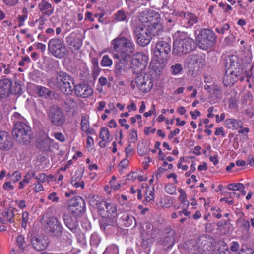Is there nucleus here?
<instances>
[{
	"instance_id": "nucleus-44",
	"label": "nucleus",
	"mask_w": 254,
	"mask_h": 254,
	"mask_svg": "<svg viewBox=\"0 0 254 254\" xmlns=\"http://www.w3.org/2000/svg\"><path fill=\"white\" fill-rule=\"evenodd\" d=\"M243 189H244V186L242 183H231L228 186L229 190H241Z\"/></svg>"
},
{
	"instance_id": "nucleus-6",
	"label": "nucleus",
	"mask_w": 254,
	"mask_h": 254,
	"mask_svg": "<svg viewBox=\"0 0 254 254\" xmlns=\"http://www.w3.org/2000/svg\"><path fill=\"white\" fill-rule=\"evenodd\" d=\"M48 50L55 57L62 59L68 54V50L63 39L53 38L48 42Z\"/></svg>"
},
{
	"instance_id": "nucleus-9",
	"label": "nucleus",
	"mask_w": 254,
	"mask_h": 254,
	"mask_svg": "<svg viewBox=\"0 0 254 254\" xmlns=\"http://www.w3.org/2000/svg\"><path fill=\"white\" fill-rule=\"evenodd\" d=\"M68 204V211L74 217L80 216L84 211L85 203L84 199L79 196L70 199Z\"/></svg>"
},
{
	"instance_id": "nucleus-12",
	"label": "nucleus",
	"mask_w": 254,
	"mask_h": 254,
	"mask_svg": "<svg viewBox=\"0 0 254 254\" xmlns=\"http://www.w3.org/2000/svg\"><path fill=\"white\" fill-rule=\"evenodd\" d=\"M166 41H160V68H164L171 52V40L167 38Z\"/></svg>"
},
{
	"instance_id": "nucleus-23",
	"label": "nucleus",
	"mask_w": 254,
	"mask_h": 254,
	"mask_svg": "<svg viewBox=\"0 0 254 254\" xmlns=\"http://www.w3.org/2000/svg\"><path fill=\"white\" fill-rule=\"evenodd\" d=\"M195 247H197L199 253H205L209 250V242L206 237L200 236L197 241Z\"/></svg>"
},
{
	"instance_id": "nucleus-37",
	"label": "nucleus",
	"mask_w": 254,
	"mask_h": 254,
	"mask_svg": "<svg viewBox=\"0 0 254 254\" xmlns=\"http://www.w3.org/2000/svg\"><path fill=\"white\" fill-rule=\"evenodd\" d=\"M100 137L101 139L107 140V142L111 140L109 130L106 127H102L100 130Z\"/></svg>"
},
{
	"instance_id": "nucleus-34",
	"label": "nucleus",
	"mask_w": 254,
	"mask_h": 254,
	"mask_svg": "<svg viewBox=\"0 0 254 254\" xmlns=\"http://www.w3.org/2000/svg\"><path fill=\"white\" fill-rule=\"evenodd\" d=\"M157 13V12H155L152 10L148 12H145L144 11L141 12L139 14V20L142 23H147L149 22V19L148 18L149 15H150L149 16H150V17L151 16V18H153L155 14Z\"/></svg>"
},
{
	"instance_id": "nucleus-55",
	"label": "nucleus",
	"mask_w": 254,
	"mask_h": 254,
	"mask_svg": "<svg viewBox=\"0 0 254 254\" xmlns=\"http://www.w3.org/2000/svg\"><path fill=\"white\" fill-rule=\"evenodd\" d=\"M65 104L69 106V109H74L76 107V102L71 98H68Z\"/></svg>"
},
{
	"instance_id": "nucleus-14",
	"label": "nucleus",
	"mask_w": 254,
	"mask_h": 254,
	"mask_svg": "<svg viewBox=\"0 0 254 254\" xmlns=\"http://www.w3.org/2000/svg\"><path fill=\"white\" fill-rule=\"evenodd\" d=\"M175 231L170 227L167 228L162 236L160 245L162 246V249H167L171 248L174 244Z\"/></svg>"
},
{
	"instance_id": "nucleus-18",
	"label": "nucleus",
	"mask_w": 254,
	"mask_h": 254,
	"mask_svg": "<svg viewBox=\"0 0 254 254\" xmlns=\"http://www.w3.org/2000/svg\"><path fill=\"white\" fill-rule=\"evenodd\" d=\"M148 18L149 19V22L147 23V28L145 29L152 38V36L157 35L159 32V14L158 13L155 14L153 18L149 15Z\"/></svg>"
},
{
	"instance_id": "nucleus-61",
	"label": "nucleus",
	"mask_w": 254,
	"mask_h": 254,
	"mask_svg": "<svg viewBox=\"0 0 254 254\" xmlns=\"http://www.w3.org/2000/svg\"><path fill=\"white\" fill-rule=\"evenodd\" d=\"M239 248V244L237 242L233 241L231 243L230 250L232 252H236Z\"/></svg>"
},
{
	"instance_id": "nucleus-13",
	"label": "nucleus",
	"mask_w": 254,
	"mask_h": 254,
	"mask_svg": "<svg viewBox=\"0 0 254 254\" xmlns=\"http://www.w3.org/2000/svg\"><path fill=\"white\" fill-rule=\"evenodd\" d=\"M114 57L115 58L119 59V61L116 62L114 72L116 77L120 78L126 72V67L130 58L125 55L120 56L114 55Z\"/></svg>"
},
{
	"instance_id": "nucleus-59",
	"label": "nucleus",
	"mask_w": 254,
	"mask_h": 254,
	"mask_svg": "<svg viewBox=\"0 0 254 254\" xmlns=\"http://www.w3.org/2000/svg\"><path fill=\"white\" fill-rule=\"evenodd\" d=\"M76 175L72 176L71 180V183H73L75 182H78L81 178V172L77 171L75 172Z\"/></svg>"
},
{
	"instance_id": "nucleus-8",
	"label": "nucleus",
	"mask_w": 254,
	"mask_h": 254,
	"mask_svg": "<svg viewBox=\"0 0 254 254\" xmlns=\"http://www.w3.org/2000/svg\"><path fill=\"white\" fill-rule=\"evenodd\" d=\"M47 115L51 123L56 126H61L65 122L64 113L58 106H51L47 112Z\"/></svg>"
},
{
	"instance_id": "nucleus-36",
	"label": "nucleus",
	"mask_w": 254,
	"mask_h": 254,
	"mask_svg": "<svg viewBox=\"0 0 254 254\" xmlns=\"http://www.w3.org/2000/svg\"><path fill=\"white\" fill-rule=\"evenodd\" d=\"M148 150L149 149L147 143L144 142L138 143L137 145V151L140 155H144L147 153Z\"/></svg>"
},
{
	"instance_id": "nucleus-46",
	"label": "nucleus",
	"mask_w": 254,
	"mask_h": 254,
	"mask_svg": "<svg viewBox=\"0 0 254 254\" xmlns=\"http://www.w3.org/2000/svg\"><path fill=\"white\" fill-rule=\"evenodd\" d=\"M92 64V70L94 74H98L100 69L98 65V61L97 58H93L91 61Z\"/></svg>"
},
{
	"instance_id": "nucleus-33",
	"label": "nucleus",
	"mask_w": 254,
	"mask_h": 254,
	"mask_svg": "<svg viewBox=\"0 0 254 254\" xmlns=\"http://www.w3.org/2000/svg\"><path fill=\"white\" fill-rule=\"evenodd\" d=\"M115 19L117 22H125L127 23L128 21V17L124 10L121 9L118 10L114 14Z\"/></svg>"
},
{
	"instance_id": "nucleus-15",
	"label": "nucleus",
	"mask_w": 254,
	"mask_h": 254,
	"mask_svg": "<svg viewBox=\"0 0 254 254\" xmlns=\"http://www.w3.org/2000/svg\"><path fill=\"white\" fill-rule=\"evenodd\" d=\"M14 142L10 135L5 131H0V149L8 151L12 149Z\"/></svg>"
},
{
	"instance_id": "nucleus-4",
	"label": "nucleus",
	"mask_w": 254,
	"mask_h": 254,
	"mask_svg": "<svg viewBox=\"0 0 254 254\" xmlns=\"http://www.w3.org/2000/svg\"><path fill=\"white\" fill-rule=\"evenodd\" d=\"M198 47L203 50L207 51L213 48L217 42V35L210 29H201L195 36Z\"/></svg>"
},
{
	"instance_id": "nucleus-20",
	"label": "nucleus",
	"mask_w": 254,
	"mask_h": 254,
	"mask_svg": "<svg viewBox=\"0 0 254 254\" xmlns=\"http://www.w3.org/2000/svg\"><path fill=\"white\" fill-rule=\"evenodd\" d=\"M73 89H75V93L77 96L83 98L90 96L93 93V89L87 84L74 85Z\"/></svg>"
},
{
	"instance_id": "nucleus-1",
	"label": "nucleus",
	"mask_w": 254,
	"mask_h": 254,
	"mask_svg": "<svg viewBox=\"0 0 254 254\" xmlns=\"http://www.w3.org/2000/svg\"><path fill=\"white\" fill-rule=\"evenodd\" d=\"M158 43L153 49L154 56L152 58L149 66V74H146L143 71L136 72L135 82L137 87L143 92L149 91L153 87L158 84L159 80V48L157 47Z\"/></svg>"
},
{
	"instance_id": "nucleus-52",
	"label": "nucleus",
	"mask_w": 254,
	"mask_h": 254,
	"mask_svg": "<svg viewBox=\"0 0 254 254\" xmlns=\"http://www.w3.org/2000/svg\"><path fill=\"white\" fill-rule=\"evenodd\" d=\"M235 36L233 35H230L226 37L224 40V44L225 46L232 45L235 41Z\"/></svg>"
},
{
	"instance_id": "nucleus-40",
	"label": "nucleus",
	"mask_w": 254,
	"mask_h": 254,
	"mask_svg": "<svg viewBox=\"0 0 254 254\" xmlns=\"http://www.w3.org/2000/svg\"><path fill=\"white\" fill-rule=\"evenodd\" d=\"M119 250L115 245H111L108 246L103 254H118Z\"/></svg>"
},
{
	"instance_id": "nucleus-17",
	"label": "nucleus",
	"mask_w": 254,
	"mask_h": 254,
	"mask_svg": "<svg viewBox=\"0 0 254 254\" xmlns=\"http://www.w3.org/2000/svg\"><path fill=\"white\" fill-rule=\"evenodd\" d=\"M240 76V72L238 70H234L233 69H227L223 78V82L225 86H230L233 85L238 79Z\"/></svg>"
},
{
	"instance_id": "nucleus-56",
	"label": "nucleus",
	"mask_w": 254,
	"mask_h": 254,
	"mask_svg": "<svg viewBox=\"0 0 254 254\" xmlns=\"http://www.w3.org/2000/svg\"><path fill=\"white\" fill-rule=\"evenodd\" d=\"M47 176L45 173H40L35 177L38 182H45L46 181Z\"/></svg>"
},
{
	"instance_id": "nucleus-43",
	"label": "nucleus",
	"mask_w": 254,
	"mask_h": 254,
	"mask_svg": "<svg viewBox=\"0 0 254 254\" xmlns=\"http://www.w3.org/2000/svg\"><path fill=\"white\" fill-rule=\"evenodd\" d=\"M16 242L18 248L22 250H24L26 246L24 237L21 235L18 236L16 238Z\"/></svg>"
},
{
	"instance_id": "nucleus-3",
	"label": "nucleus",
	"mask_w": 254,
	"mask_h": 254,
	"mask_svg": "<svg viewBox=\"0 0 254 254\" xmlns=\"http://www.w3.org/2000/svg\"><path fill=\"white\" fill-rule=\"evenodd\" d=\"M49 84L53 88H59L65 94L71 95L73 90V80L70 75L64 72L58 73L56 77L52 78Z\"/></svg>"
},
{
	"instance_id": "nucleus-29",
	"label": "nucleus",
	"mask_w": 254,
	"mask_h": 254,
	"mask_svg": "<svg viewBox=\"0 0 254 254\" xmlns=\"http://www.w3.org/2000/svg\"><path fill=\"white\" fill-rule=\"evenodd\" d=\"M12 82L8 78L1 79L0 80V88L1 94L5 93V91L7 90L8 94L10 93Z\"/></svg>"
},
{
	"instance_id": "nucleus-2",
	"label": "nucleus",
	"mask_w": 254,
	"mask_h": 254,
	"mask_svg": "<svg viewBox=\"0 0 254 254\" xmlns=\"http://www.w3.org/2000/svg\"><path fill=\"white\" fill-rule=\"evenodd\" d=\"M111 45L115 51L118 52L115 55L120 56L125 55L130 58L135 50V46L132 40L121 35L112 40Z\"/></svg>"
},
{
	"instance_id": "nucleus-25",
	"label": "nucleus",
	"mask_w": 254,
	"mask_h": 254,
	"mask_svg": "<svg viewBox=\"0 0 254 254\" xmlns=\"http://www.w3.org/2000/svg\"><path fill=\"white\" fill-rule=\"evenodd\" d=\"M63 219L66 226L73 233H75L79 230V226L76 219H72L65 215L63 217Z\"/></svg>"
},
{
	"instance_id": "nucleus-60",
	"label": "nucleus",
	"mask_w": 254,
	"mask_h": 254,
	"mask_svg": "<svg viewBox=\"0 0 254 254\" xmlns=\"http://www.w3.org/2000/svg\"><path fill=\"white\" fill-rule=\"evenodd\" d=\"M216 130L214 132V134L216 136H218L219 135H221L222 137H225V133L223 131V127H216L215 128Z\"/></svg>"
},
{
	"instance_id": "nucleus-58",
	"label": "nucleus",
	"mask_w": 254,
	"mask_h": 254,
	"mask_svg": "<svg viewBox=\"0 0 254 254\" xmlns=\"http://www.w3.org/2000/svg\"><path fill=\"white\" fill-rule=\"evenodd\" d=\"M28 219V213L27 212H24L22 214V226L25 227L26 226L27 222Z\"/></svg>"
},
{
	"instance_id": "nucleus-63",
	"label": "nucleus",
	"mask_w": 254,
	"mask_h": 254,
	"mask_svg": "<svg viewBox=\"0 0 254 254\" xmlns=\"http://www.w3.org/2000/svg\"><path fill=\"white\" fill-rule=\"evenodd\" d=\"M48 198L52 200L53 202H57L59 200V197L57 196L56 192L50 193L48 196Z\"/></svg>"
},
{
	"instance_id": "nucleus-21",
	"label": "nucleus",
	"mask_w": 254,
	"mask_h": 254,
	"mask_svg": "<svg viewBox=\"0 0 254 254\" xmlns=\"http://www.w3.org/2000/svg\"><path fill=\"white\" fill-rule=\"evenodd\" d=\"M38 8L42 13L40 18H42L45 16H50L54 13V8L52 6V4L45 0H43V1L39 3Z\"/></svg>"
},
{
	"instance_id": "nucleus-7",
	"label": "nucleus",
	"mask_w": 254,
	"mask_h": 254,
	"mask_svg": "<svg viewBox=\"0 0 254 254\" xmlns=\"http://www.w3.org/2000/svg\"><path fill=\"white\" fill-rule=\"evenodd\" d=\"M133 31L137 44L142 47L147 46L150 42L152 37L148 31L141 24L133 26Z\"/></svg>"
},
{
	"instance_id": "nucleus-64",
	"label": "nucleus",
	"mask_w": 254,
	"mask_h": 254,
	"mask_svg": "<svg viewBox=\"0 0 254 254\" xmlns=\"http://www.w3.org/2000/svg\"><path fill=\"white\" fill-rule=\"evenodd\" d=\"M236 254H254V251L251 249H247L246 250L242 249Z\"/></svg>"
},
{
	"instance_id": "nucleus-48",
	"label": "nucleus",
	"mask_w": 254,
	"mask_h": 254,
	"mask_svg": "<svg viewBox=\"0 0 254 254\" xmlns=\"http://www.w3.org/2000/svg\"><path fill=\"white\" fill-rule=\"evenodd\" d=\"M230 27L229 24L225 23L220 27H216L215 28V31L219 34H224L225 33L226 31H228L230 29Z\"/></svg>"
},
{
	"instance_id": "nucleus-42",
	"label": "nucleus",
	"mask_w": 254,
	"mask_h": 254,
	"mask_svg": "<svg viewBox=\"0 0 254 254\" xmlns=\"http://www.w3.org/2000/svg\"><path fill=\"white\" fill-rule=\"evenodd\" d=\"M100 64L103 67H110L112 64V60L108 55H104L102 57Z\"/></svg>"
},
{
	"instance_id": "nucleus-11",
	"label": "nucleus",
	"mask_w": 254,
	"mask_h": 254,
	"mask_svg": "<svg viewBox=\"0 0 254 254\" xmlns=\"http://www.w3.org/2000/svg\"><path fill=\"white\" fill-rule=\"evenodd\" d=\"M183 35L181 36L182 37L178 41L179 46L177 50L179 53L186 54L193 50L196 46L194 40L192 38L186 34L183 33Z\"/></svg>"
},
{
	"instance_id": "nucleus-57",
	"label": "nucleus",
	"mask_w": 254,
	"mask_h": 254,
	"mask_svg": "<svg viewBox=\"0 0 254 254\" xmlns=\"http://www.w3.org/2000/svg\"><path fill=\"white\" fill-rule=\"evenodd\" d=\"M137 139V131L135 129H131L130 133V140L131 142H134Z\"/></svg>"
},
{
	"instance_id": "nucleus-62",
	"label": "nucleus",
	"mask_w": 254,
	"mask_h": 254,
	"mask_svg": "<svg viewBox=\"0 0 254 254\" xmlns=\"http://www.w3.org/2000/svg\"><path fill=\"white\" fill-rule=\"evenodd\" d=\"M178 191L180 193V196H179V199L180 201H184L187 198V194L183 189H180Z\"/></svg>"
},
{
	"instance_id": "nucleus-31",
	"label": "nucleus",
	"mask_w": 254,
	"mask_h": 254,
	"mask_svg": "<svg viewBox=\"0 0 254 254\" xmlns=\"http://www.w3.org/2000/svg\"><path fill=\"white\" fill-rule=\"evenodd\" d=\"M187 62L190 66H196L202 63L203 59L198 55H190L187 59Z\"/></svg>"
},
{
	"instance_id": "nucleus-39",
	"label": "nucleus",
	"mask_w": 254,
	"mask_h": 254,
	"mask_svg": "<svg viewBox=\"0 0 254 254\" xmlns=\"http://www.w3.org/2000/svg\"><path fill=\"white\" fill-rule=\"evenodd\" d=\"M100 241L101 239L97 233H93L91 235L90 243L91 246L97 247L99 245Z\"/></svg>"
},
{
	"instance_id": "nucleus-41",
	"label": "nucleus",
	"mask_w": 254,
	"mask_h": 254,
	"mask_svg": "<svg viewBox=\"0 0 254 254\" xmlns=\"http://www.w3.org/2000/svg\"><path fill=\"white\" fill-rule=\"evenodd\" d=\"M154 201V193L151 190H147L145 193V199L143 200V202L144 204L147 203H152Z\"/></svg>"
},
{
	"instance_id": "nucleus-19",
	"label": "nucleus",
	"mask_w": 254,
	"mask_h": 254,
	"mask_svg": "<svg viewBox=\"0 0 254 254\" xmlns=\"http://www.w3.org/2000/svg\"><path fill=\"white\" fill-rule=\"evenodd\" d=\"M31 244L35 250L37 251H40L44 250L47 248L49 242L44 236L36 235L32 238Z\"/></svg>"
},
{
	"instance_id": "nucleus-24",
	"label": "nucleus",
	"mask_w": 254,
	"mask_h": 254,
	"mask_svg": "<svg viewBox=\"0 0 254 254\" xmlns=\"http://www.w3.org/2000/svg\"><path fill=\"white\" fill-rule=\"evenodd\" d=\"M66 42L70 47L74 50H78L82 45V40L80 38L72 34L66 37Z\"/></svg>"
},
{
	"instance_id": "nucleus-28",
	"label": "nucleus",
	"mask_w": 254,
	"mask_h": 254,
	"mask_svg": "<svg viewBox=\"0 0 254 254\" xmlns=\"http://www.w3.org/2000/svg\"><path fill=\"white\" fill-rule=\"evenodd\" d=\"M2 215L1 223L5 224L7 222L13 223L14 222V214L12 209H5L2 212Z\"/></svg>"
},
{
	"instance_id": "nucleus-45",
	"label": "nucleus",
	"mask_w": 254,
	"mask_h": 254,
	"mask_svg": "<svg viewBox=\"0 0 254 254\" xmlns=\"http://www.w3.org/2000/svg\"><path fill=\"white\" fill-rule=\"evenodd\" d=\"M50 138H46L41 143L40 149L43 151L47 150L50 148Z\"/></svg>"
},
{
	"instance_id": "nucleus-54",
	"label": "nucleus",
	"mask_w": 254,
	"mask_h": 254,
	"mask_svg": "<svg viewBox=\"0 0 254 254\" xmlns=\"http://www.w3.org/2000/svg\"><path fill=\"white\" fill-rule=\"evenodd\" d=\"M241 225L247 231L250 230V225L249 220L242 219L241 220Z\"/></svg>"
},
{
	"instance_id": "nucleus-22",
	"label": "nucleus",
	"mask_w": 254,
	"mask_h": 254,
	"mask_svg": "<svg viewBox=\"0 0 254 254\" xmlns=\"http://www.w3.org/2000/svg\"><path fill=\"white\" fill-rule=\"evenodd\" d=\"M119 223L121 225H124L126 227L135 226L136 225V221L135 218L131 215L125 213L122 214L121 217L119 219Z\"/></svg>"
},
{
	"instance_id": "nucleus-5",
	"label": "nucleus",
	"mask_w": 254,
	"mask_h": 254,
	"mask_svg": "<svg viewBox=\"0 0 254 254\" xmlns=\"http://www.w3.org/2000/svg\"><path fill=\"white\" fill-rule=\"evenodd\" d=\"M13 136L19 143H27L30 142L31 137L30 127L25 122L14 123L12 130Z\"/></svg>"
},
{
	"instance_id": "nucleus-47",
	"label": "nucleus",
	"mask_w": 254,
	"mask_h": 254,
	"mask_svg": "<svg viewBox=\"0 0 254 254\" xmlns=\"http://www.w3.org/2000/svg\"><path fill=\"white\" fill-rule=\"evenodd\" d=\"M81 130L84 132H85V131H87L88 130V128L89 127V123L88 120L86 118L85 116H83L81 118Z\"/></svg>"
},
{
	"instance_id": "nucleus-30",
	"label": "nucleus",
	"mask_w": 254,
	"mask_h": 254,
	"mask_svg": "<svg viewBox=\"0 0 254 254\" xmlns=\"http://www.w3.org/2000/svg\"><path fill=\"white\" fill-rule=\"evenodd\" d=\"M101 228L103 229L107 234H111L115 233L117 230L115 223L111 221H107L105 222L102 223L101 225Z\"/></svg>"
},
{
	"instance_id": "nucleus-16",
	"label": "nucleus",
	"mask_w": 254,
	"mask_h": 254,
	"mask_svg": "<svg viewBox=\"0 0 254 254\" xmlns=\"http://www.w3.org/2000/svg\"><path fill=\"white\" fill-rule=\"evenodd\" d=\"M147 56L142 53H138L135 55V57L132 60L131 63L132 66L134 67V69L137 68L135 72L143 71L146 68L147 65Z\"/></svg>"
},
{
	"instance_id": "nucleus-35",
	"label": "nucleus",
	"mask_w": 254,
	"mask_h": 254,
	"mask_svg": "<svg viewBox=\"0 0 254 254\" xmlns=\"http://www.w3.org/2000/svg\"><path fill=\"white\" fill-rule=\"evenodd\" d=\"M36 91L38 95L45 98L50 97L51 92L47 88L40 86L36 87Z\"/></svg>"
},
{
	"instance_id": "nucleus-38",
	"label": "nucleus",
	"mask_w": 254,
	"mask_h": 254,
	"mask_svg": "<svg viewBox=\"0 0 254 254\" xmlns=\"http://www.w3.org/2000/svg\"><path fill=\"white\" fill-rule=\"evenodd\" d=\"M10 93L19 95L22 94V87L18 82H15L13 86H11L9 94Z\"/></svg>"
},
{
	"instance_id": "nucleus-10",
	"label": "nucleus",
	"mask_w": 254,
	"mask_h": 254,
	"mask_svg": "<svg viewBox=\"0 0 254 254\" xmlns=\"http://www.w3.org/2000/svg\"><path fill=\"white\" fill-rule=\"evenodd\" d=\"M44 225L45 229L51 235L59 236L61 235L63 227L56 217L54 216L48 217Z\"/></svg>"
},
{
	"instance_id": "nucleus-27",
	"label": "nucleus",
	"mask_w": 254,
	"mask_h": 254,
	"mask_svg": "<svg viewBox=\"0 0 254 254\" xmlns=\"http://www.w3.org/2000/svg\"><path fill=\"white\" fill-rule=\"evenodd\" d=\"M184 20L186 23L187 27H191L198 22L197 16L190 12L183 13Z\"/></svg>"
},
{
	"instance_id": "nucleus-50",
	"label": "nucleus",
	"mask_w": 254,
	"mask_h": 254,
	"mask_svg": "<svg viewBox=\"0 0 254 254\" xmlns=\"http://www.w3.org/2000/svg\"><path fill=\"white\" fill-rule=\"evenodd\" d=\"M12 119L14 122V123H17L18 122L20 123L25 122V119L17 112L14 113L12 117Z\"/></svg>"
},
{
	"instance_id": "nucleus-51",
	"label": "nucleus",
	"mask_w": 254,
	"mask_h": 254,
	"mask_svg": "<svg viewBox=\"0 0 254 254\" xmlns=\"http://www.w3.org/2000/svg\"><path fill=\"white\" fill-rule=\"evenodd\" d=\"M108 203L105 201L101 200L96 203V206L100 212H105L106 207Z\"/></svg>"
},
{
	"instance_id": "nucleus-32",
	"label": "nucleus",
	"mask_w": 254,
	"mask_h": 254,
	"mask_svg": "<svg viewBox=\"0 0 254 254\" xmlns=\"http://www.w3.org/2000/svg\"><path fill=\"white\" fill-rule=\"evenodd\" d=\"M239 63L238 62L236 56L232 55L229 57L226 64V67H228L227 69H233L234 70L239 71Z\"/></svg>"
},
{
	"instance_id": "nucleus-26",
	"label": "nucleus",
	"mask_w": 254,
	"mask_h": 254,
	"mask_svg": "<svg viewBox=\"0 0 254 254\" xmlns=\"http://www.w3.org/2000/svg\"><path fill=\"white\" fill-rule=\"evenodd\" d=\"M225 124L228 128L236 130L243 127V122L240 120L228 119L225 121Z\"/></svg>"
},
{
	"instance_id": "nucleus-49",
	"label": "nucleus",
	"mask_w": 254,
	"mask_h": 254,
	"mask_svg": "<svg viewBox=\"0 0 254 254\" xmlns=\"http://www.w3.org/2000/svg\"><path fill=\"white\" fill-rule=\"evenodd\" d=\"M182 66L180 64H177L171 66V72L172 74L176 75L180 73L182 70Z\"/></svg>"
},
{
	"instance_id": "nucleus-53",
	"label": "nucleus",
	"mask_w": 254,
	"mask_h": 254,
	"mask_svg": "<svg viewBox=\"0 0 254 254\" xmlns=\"http://www.w3.org/2000/svg\"><path fill=\"white\" fill-rule=\"evenodd\" d=\"M116 209L114 206L109 203L107 204L105 211L109 214L113 215L116 213Z\"/></svg>"
}]
</instances>
